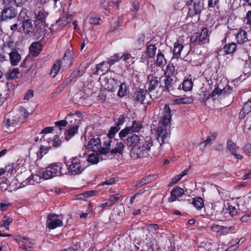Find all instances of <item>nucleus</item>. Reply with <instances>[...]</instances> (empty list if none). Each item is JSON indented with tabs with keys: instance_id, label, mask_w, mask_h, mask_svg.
<instances>
[{
	"instance_id": "obj_49",
	"label": "nucleus",
	"mask_w": 251,
	"mask_h": 251,
	"mask_svg": "<svg viewBox=\"0 0 251 251\" xmlns=\"http://www.w3.org/2000/svg\"><path fill=\"white\" fill-rule=\"evenodd\" d=\"M68 85L67 82H63L61 84H60L55 90V91L52 93V97H55L57 96L64 88L65 87Z\"/></svg>"
},
{
	"instance_id": "obj_24",
	"label": "nucleus",
	"mask_w": 251,
	"mask_h": 251,
	"mask_svg": "<svg viewBox=\"0 0 251 251\" xmlns=\"http://www.w3.org/2000/svg\"><path fill=\"white\" fill-rule=\"evenodd\" d=\"M78 123L75 125L70 127L67 131L64 133L65 139L68 141L71 138L75 135L78 131Z\"/></svg>"
},
{
	"instance_id": "obj_14",
	"label": "nucleus",
	"mask_w": 251,
	"mask_h": 251,
	"mask_svg": "<svg viewBox=\"0 0 251 251\" xmlns=\"http://www.w3.org/2000/svg\"><path fill=\"white\" fill-rule=\"evenodd\" d=\"M110 69V65L107 62L103 61L99 64H97L95 68V71L93 73L94 75H102L108 72Z\"/></svg>"
},
{
	"instance_id": "obj_26",
	"label": "nucleus",
	"mask_w": 251,
	"mask_h": 251,
	"mask_svg": "<svg viewBox=\"0 0 251 251\" xmlns=\"http://www.w3.org/2000/svg\"><path fill=\"white\" fill-rule=\"evenodd\" d=\"M153 241L151 239H146V242L142 243V249L140 251H154Z\"/></svg>"
},
{
	"instance_id": "obj_30",
	"label": "nucleus",
	"mask_w": 251,
	"mask_h": 251,
	"mask_svg": "<svg viewBox=\"0 0 251 251\" xmlns=\"http://www.w3.org/2000/svg\"><path fill=\"white\" fill-rule=\"evenodd\" d=\"M49 148H58L60 146L62 141L60 139L58 135H56L53 139L50 138L48 141Z\"/></svg>"
},
{
	"instance_id": "obj_59",
	"label": "nucleus",
	"mask_w": 251,
	"mask_h": 251,
	"mask_svg": "<svg viewBox=\"0 0 251 251\" xmlns=\"http://www.w3.org/2000/svg\"><path fill=\"white\" fill-rule=\"evenodd\" d=\"M79 75L78 74V72L75 70L70 75V76L66 79V82L67 84L70 83L75 78L78 77Z\"/></svg>"
},
{
	"instance_id": "obj_51",
	"label": "nucleus",
	"mask_w": 251,
	"mask_h": 251,
	"mask_svg": "<svg viewBox=\"0 0 251 251\" xmlns=\"http://www.w3.org/2000/svg\"><path fill=\"white\" fill-rule=\"evenodd\" d=\"M226 229V228H224V226H220L218 225H213L211 226V229L213 231L217 232V233H221L222 234H224V229Z\"/></svg>"
},
{
	"instance_id": "obj_31",
	"label": "nucleus",
	"mask_w": 251,
	"mask_h": 251,
	"mask_svg": "<svg viewBox=\"0 0 251 251\" xmlns=\"http://www.w3.org/2000/svg\"><path fill=\"white\" fill-rule=\"evenodd\" d=\"M42 50V45L39 42L32 43V56H37Z\"/></svg>"
},
{
	"instance_id": "obj_9",
	"label": "nucleus",
	"mask_w": 251,
	"mask_h": 251,
	"mask_svg": "<svg viewBox=\"0 0 251 251\" xmlns=\"http://www.w3.org/2000/svg\"><path fill=\"white\" fill-rule=\"evenodd\" d=\"M85 146L88 151L97 152L100 149L101 144L99 138H93Z\"/></svg>"
},
{
	"instance_id": "obj_13",
	"label": "nucleus",
	"mask_w": 251,
	"mask_h": 251,
	"mask_svg": "<svg viewBox=\"0 0 251 251\" xmlns=\"http://www.w3.org/2000/svg\"><path fill=\"white\" fill-rule=\"evenodd\" d=\"M226 149L236 159L241 160L243 158L242 155L236 153V151L238 150L239 147L231 140L227 141Z\"/></svg>"
},
{
	"instance_id": "obj_39",
	"label": "nucleus",
	"mask_w": 251,
	"mask_h": 251,
	"mask_svg": "<svg viewBox=\"0 0 251 251\" xmlns=\"http://www.w3.org/2000/svg\"><path fill=\"white\" fill-rule=\"evenodd\" d=\"M120 129V126L118 125H116L111 127L109 132L107 134L108 138H112L114 137L116 133H117L119 130Z\"/></svg>"
},
{
	"instance_id": "obj_46",
	"label": "nucleus",
	"mask_w": 251,
	"mask_h": 251,
	"mask_svg": "<svg viewBox=\"0 0 251 251\" xmlns=\"http://www.w3.org/2000/svg\"><path fill=\"white\" fill-rule=\"evenodd\" d=\"M217 135V134L216 132H213L212 133H211L210 136H208L207 137L206 140L203 142V143H204V146L208 144H211L212 142L215 140ZM202 144L203 143H201V144Z\"/></svg>"
},
{
	"instance_id": "obj_34",
	"label": "nucleus",
	"mask_w": 251,
	"mask_h": 251,
	"mask_svg": "<svg viewBox=\"0 0 251 251\" xmlns=\"http://www.w3.org/2000/svg\"><path fill=\"white\" fill-rule=\"evenodd\" d=\"M236 44L234 43H228L227 44H226L224 47V51L226 53V54H229V53H233L235 49H236Z\"/></svg>"
},
{
	"instance_id": "obj_63",
	"label": "nucleus",
	"mask_w": 251,
	"mask_h": 251,
	"mask_svg": "<svg viewBox=\"0 0 251 251\" xmlns=\"http://www.w3.org/2000/svg\"><path fill=\"white\" fill-rule=\"evenodd\" d=\"M207 2L209 8H214L219 3V0H207Z\"/></svg>"
},
{
	"instance_id": "obj_18",
	"label": "nucleus",
	"mask_w": 251,
	"mask_h": 251,
	"mask_svg": "<svg viewBox=\"0 0 251 251\" xmlns=\"http://www.w3.org/2000/svg\"><path fill=\"white\" fill-rule=\"evenodd\" d=\"M240 57L243 61H245L244 72L246 74L251 73V56L244 52Z\"/></svg>"
},
{
	"instance_id": "obj_25",
	"label": "nucleus",
	"mask_w": 251,
	"mask_h": 251,
	"mask_svg": "<svg viewBox=\"0 0 251 251\" xmlns=\"http://www.w3.org/2000/svg\"><path fill=\"white\" fill-rule=\"evenodd\" d=\"M125 148V146L124 142L122 141L117 142L114 148L110 150V152L111 154L119 153L122 155L123 153Z\"/></svg>"
},
{
	"instance_id": "obj_20",
	"label": "nucleus",
	"mask_w": 251,
	"mask_h": 251,
	"mask_svg": "<svg viewBox=\"0 0 251 251\" xmlns=\"http://www.w3.org/2000/svg\"><path fill=\"white\" fill-rule=\"evenodd\" d=\"M9 60L12 66H17L21 60V55L17 50L8 52Z\"/></svg>"
},
{
	"instance_id": "obj_60",
	"label": "nucleus",
	"mask_w": 251,
	"mask_h": 251,
	"mask_svg": "<svg viewBox=\"0 0 251 251\" xmlns=\"http://www.w3.org/2000/svg\"><path fill=\"white\" fill-rule=\"evenodd\" d=\"M243 151L247 155L251 156V144H246L243 148Z\"/></svg>"
},
{
	"instance_id": "obj_11",
	"label": "nucleus",
	"mask_w": 251,
	"mask_h": 251,
	"mask_svg": "<svg viewBox=\"0 0 251 251\" xmlns=\"http://www.w3.org/2000/svg\"><path fill=\"white\" fill-rule=\"evenodd\" d=\"M49 13L43 8L38 11L37 12H35V25H37L41 24L43 25L44 24L46 23V19Z\"/></svg>"
},
{
	"instance_id": "obj_47",
	"label": "nucleus",
	"mask_w": 251,
	"mask_h": 251,
	"mask_svg": "<svg viewBox=\"0 0 251 251\" xmlns=\"http://www.w3.org/2000/svg\"><path fill=\"white\" fill-rule=\"evenodd\" d=\"M121 195L120 194L118 193L115 195H111L109 200V203L110 206H112L113 205L116 201H117L120 198Z\"/></svg>"
},
{
	"instance_id": "obj_28",
	"label": "nucleus",
	"mask_w": 251,
	"mask_h": 251,
	"mask_svg": "<svg viewBox=\"0 0 251 251\" xmlns=\"http://www.w3.org/2000/svg\"><path fill=\"white\" fill-rule=\"evenodd\" d=\"M247 32L243 30H241L238 32L236 36V39L238 43L243 44L248 40Z\"/></svg>"
},
{
	"instance_id": "obj_23",
	"label": "nucleus",
	"mask_w": 251,
	"mask_h": 251,
	"mask_svg": "<svg viewBox=\"0 0 251 251\" xmlns=\"http://www.w3.org/2000/svg\"><path fill=\"white\" fill-rule=\"evenodd\" d=\"M164 81V85L163 86V91L165 90L168 92H169L173 89L175 82L174 81L173 79L171 77L166 76Z\"/></svg>"
},
{
	"instance_id": "obj_61",
	"label": "nucleus",
	"mask_w": 251,
	"mask_h": 251,
	"mask_svg": "<svg viewBox=\"0 0 251 251\" xmlns=\"http://www.w3.org/2000/svg\"><path fill=\"white\" fill-rule=\"evenodd\" d=\"M49 151L48 148L46 146L41 145L40 147V151L39 152L40 153L41 156L40 158H41L44 154H46Z\"/></svg>"
},
{
	"instance_id": "obj_54",
	"label": "nucleus",
	"mask_w": 251,
	"mask_h": 251,
	"mask_svg": "<svg viewBox=\"0 0 251 251\" xmlns=\"http://www.w3.org/2000/svg\"><path fill=\"white\" fill-rule=\"evenodd\" d=\"M226 213H229L231 217L235 216L237 213L236 208L232 205H229L228 207L226 209Z\"/></svg>"
},
{
	"instance_id": "obj_35",
	"label": "nucleus",
	"mask_w": 251,
	"mask_h": 251,
	"mask_svg": "<svg viewBox=\"0 0 251 251\" xmlns=\"http://www.w3.org/2000/svg\"><path fill=\"white\" fill-rule=\"evenodd\" d=\"M156 49V47L154 45L151 44L148 46L146 50V53L148 56L150 58L153 57L155 54Z\"/></svg>"
},
{
	"instance_id": "obj_32",
	"label": "nucleus",
	"mask_w": 251,
	"mask_h": 251,
	"mask_svg": "<svg viewBox=\"0 0 251 251\" xmlns=\"http://www.w3.org/2000/svg\"><path fill=\"white\" fill-rule=\"evenodd\" d=\"M183 48V45L179 44V43H175L174 46V57L175 58H178L181 54V51Z\"/></svg>"
},
{
	"instance_id": "obj_42",
	"label": "nucleus",
	"mask_w": 251,
	"mask_h": 251,
	"mask_svg": "<svg viewBox=\"0 0 251 251\" xmlns=\"http://www.w3.org/2000/svg\"><path fill=\"white\" fill-rule=\"evenodd\" d=\"M17 165L14 163H11L7 165L5 167L6 173L7 174H13L16 172Z\"/></svg>"
},
{
	"instance_id": "obj_27",
	"label": "nucleus",
	"mask_w": 251,
	"mask_h": 251,
	"mask_svg": "<svg viewBox=\"0 0 251 251\" xmlns=\"http://www.w3.org/2000/svg\"><path fill=\"white\" fill-rule=\"evenodd\" d=\"M251 110V101L249 100H248L244 104L242 110H241L239 114V118L242 119L244 118L245 115L250 112Z\"/></svg>"
},
{
	"instance_id": "obj_52",
	"label": "nucleus",
	"mask_w": 251,
	"mask_h": 251,
	"mask_svg": "<svg viewBox=\"0 0 251 251\" xmlns=\"http://www.w3.org/2000/svg\"><path fill=\"white\" fill-rule=\"evenodd\" d=\"M130 131H131V127L130 126L126 127L125 128H124L120 131V132L119 133V137L121 139H122V138L125 137L126 136H127L129 133V132Z\"/></svg>"
},
{
	"instance_id": "obj_62",
	"label": "nucleus",
	"mask_w": 251,
	"mask_h": 251,
	"mask_svg": "<svg viewBox=\"0 0 251 251\" xmlns=\"http://www.w3.org/2000/svg\"><path fill=\"white\" fill-rule=\"evenodd\" d=\"M115 182V180L114 178H110L109 179L106 180L104 181H103L99 185V186H104L105 185H110L114 184Z\"/></svg>"
},
{
	"instance_id": "obj_40",
	"label": "nucleus",
	"mask_w": 251,
	"mask_h": 251,
	"mask_svg": "<svg viewBox=\"0 0 251 251\" xmlns=\"http://www.w3.org/2000/svg\"><path fill=\"white\" fill-rule=\"evenodd\" d=\"M98 153L97 152V154L95 153H92L89 155L87 159L88 162L93 164H97L99 162V157H98Z\"/></svg>"
},
{
	"instance_id": "obj_48",
	"label": "nucleus",
	"mask_w": 251,
	"mask_h": 251,
	"mask_svg": "<svg viewBox=\"0 0 251 251\" xmlns=\"http://www.w3.org/2000/svg\"><path fill=\"white\" fill-rule=\"evenodd\" d=\"M191 99L189 98H181L180 99H177L174 100L175 104H187L191 102Z\"/></svg>"
},
{
	"instance_id": "obj_1",
	"label": "nucleus",
	"mask_w": 251,
	"mask_h": 251,
	"mask_svg": "<svg viewBox=\"0 0 251 251\" xmlns=\"http://www.w3.org/2000/svg\"><path fill=\"white\" fill-rule=\"evenodd\" d=\"M125 143L127 146L132 147L130 155L134 160L147 157L148 152L153 146L152 141L150 138H147L145 140L144 137L136 134L128 137Z\"/></svg>"
},
{
	"instance_id": "obj_36",
	"label": "nucleus",
	"mask_w": 251,
	"mask_h": 251,
	"mask_svg": "<svg viewBox=\"0 0 251 251\" xmlns=\"http://www.w3.org/2000/svg\"><path fill=\"white\" fill-rule=\"evenodd\" d=\"M193 85V82L191 79H186L182 84V89L184 91H189L192 90Z\"/></svg>"
},
{
	"instance_id": "obj_6",
	"label": "nucleus",
	"mask_w": 251,
	"mask_h": 251,
	"mask_svg": "<svg viewBox=\"0 0 251 251\" xmlns=\"http://www.w3.org/2000/svg\"><path fill=\"white\" fill-rule=\"evenodd\" d=\"M84 168L80 165L79 160L73 158L70 165L68 167V173L71 175H76L80 174Z\"/></svg>"
},
{
	"instance_id": "obj_37",
	"label": "nucleus",
	"mask_w": 251,
	"mask_h": 251,
	"mask_svg": "<svg viewBox=\"0 0 251 251\" xmlns=\"http://www.w3.org/2000/svg\"><path fill=\"white\" fill-rule=\"evenodd\" d=\"M12 221V218L8 216H4L3 219L1 222L0 226H4L6 229H8L9 225Z\"/></svg>"
},
{
	"instance_id": "obj_16",
	"label": "nucleus",
	"mask_w": 251,
	"mask_h": 251,
	"mask_svg": "<svg viewBox=\"0 0 251 251\" xmlns=\"http://www.w3.org/2000/svg\"><path fill=\"white\" fill-rule=\"evenodd\" d=\"M184 194V190L182 188L176 186L173 189L171 192V197L169 198L170 202L176 201Z\"/></svg>"
},
{
	"instance_id": "obj_8",
	"label": "nucleus",
	"mask_w": 251,
	"mask_h": 251,
	"mask_svg": "<svg viewBox=\"0 0 251 251\" xmlns=\"http://www.w3.org/2000/svg\"><path fill=\"white\" fill-rule=\"evenodd\" d=\"M159 78L152 75H149L147 76V84L148 85V90L149 93H151L155 90L159 83Z\"/></svg>"
},
{
	"instance_id": "obj_56",
	"label": "nucleus",
	"mask_w": 251,
	"mask_h": 251,
	"mask_svg": "<svg viewBox=\"0 0 251 251\" xmlns=\"http://www.w3.org/2000/svg\"><path fill=\"white\" fill-rule=\"evenodd\" d=\"M55 127H58L59 130H61L62 127H65L67 125V122L66 120H60L55 122Z\"/></svg>"
},
{
	"instance_id": "obj_41",
	"label": "nucleus",
	"mask_w": 251,
	"mask_h": 251,
	"mask_svg": "<svg viewBox=\"0 0 251 251\" xmlns=\"http://www.w3.org/2000/svg\"><path fill=\"white\" fill-rule=\"evenodd\" d=\"M175 73V67L173 64H169L167 66L166 70L164 73L166 76L171 77L173 74Z\"/></svg>"
},
{
	"instance_id": "obj_29",
	"label": "nucleus",
	"mask_w": 251,
	"mask_h": 251,
	"mask_svg": "<svg viewBox=\"0 0 251 251\" xmlns=\"http://www.w3.org/2000/svg\"><path fill=\"white\" fill-rule=\"evenodd\" d=\"M22 27L24 32L30 35L31 33V19H28L23 21Z\"/></svg>"
},
{
	"instance_id": "obj_21",
	"label": "nucleus",
	"mask_w": 251,
	"mask_h": 251,
	"mask_svg": "<svg viewBox=\"0 0 251 251\" xmlns=\"http://www.w3.org/2000/svg\"><path fill=\"white\" fill-rule=\"evenodd\" d=\"M2 48L7 52L15 51L17 50L16 44L12 41L11 39L4 42Z\"/></svg>"
},
{
	"instance_id": "obj_57",
	"label": "nucleus",
	"mask_w": 251,
	"mask_h": 251,
	"mask_svg": "<svg viewBox=\"0 0 251 251\" xmlns=\"http://www.w3.org/2000/svg\"><path fill=\"white\" fill-rule=\"evenodd\" d=\"M240 220L243 223H251V213L244 215L240 218Z\"/></svg>"
},
{
	"instance_id": "obj_44",
	"label": "nucleus",
	"mask_w": 251,
	"mask_h": 251,
	"mask_svg": "<svg viewBox=\"0 0 251 251\" xmlns=\"http://www.w3.org/2000/svg\"><path fill=\"white\" fill-rule=\"evenodd\" d=\"M126 95V85L125 83H122L118 91V95L120 97H123Z\"/></svg>"
},
{
	"instance_id": "obj_5",
	"label": "nucleus",
	"mask_w": 251,
	"mask_h": 251,
	"mask_svg": "<svg viewBox=\"0 0 251 251\" xmlns=\"http://www.w3.org/2000/svg\"><path fill=\"white\" fill-rule=\"evenodd\" d=\"M46 226L50 229H53L62 226L63 222L59 219L58 215L55 214H51L48 216Z\"/></svg>"
},
{
	"instance_id": "obj_15",
	"label": "nucleus",
	"mask_w": 251,
	"mask_h": 251,
	"mask_svg": "<svg viewBox=\"0 0 251 251\" xmlns=\"http://www.w3.org/2000/svg\"><path fill=\"white\" fill-rule=\"evenodd\" d=\"M148 92L147 90H144L143 89H140L136 91L133 96L134 100L137 102L143 104L147 96Z\"/></svg>"
},
{
	"instance_id": "obj_50",
	"label": "nucleus",
	"mask_w": 251,
	"mask_h": 251,
	"mask_svg": "<svg viewBox=\"0 0 251 251\" xmlns=\"http://www.w3.org/2000/svg\"><path fill=\"white\" fill-rule=\"evenodd\" d=\"M121 58V56H120L118 54H115L109 59L107 63H108L110 66L118 62Z\"/></svg>"
},
{
	"instance_id": "obj_64",
	"label": "nucleus",
	"mask_w": 251,
	"mask_h": 251,
	"mask_svg": "<svg viewBox=\"0 0 251 251\" xmlns=\"http://www.w3.org/2000/svg\"><path fill=\"white\" fill-rule=\"evenodd\" d=\"M54 129V126H48L44 128L40 132V134H47L51 133Z\"/></svg>"
},
{
	"instance_id": "obj_12",
	"label": "nucleus",
	"mask_w": 251,
	"mask_h": 251,
	"mask_svg": "<svg viewBox=\"0 0 251 251\" xmlns=\"http://www.w3.org/2000/svg\"><path fill=\"white\" fill-rule=\"evenodd\" d=\"M16 240L19 242L20 248L23 250L24 251H31L30 250L31 247L28 245L31 243V241L29 237L26 238L18 236L16 238Z\"/></svg>"
},
{
	"instance_id": "obj_38",
	"label": "nucleus",
	"mask_w": 251,
	"mask_h": 251,
	"mask_svg": "<svg viewBox=\"0 0 251 251\" xmlns=\"http://www.w3.org/2000/svg\"><path fill=\"white\" fill-rule=\"evenodd\" d=\"M60 66L61 65L60 60L58 59L56 60L53 65L50 72V74L53 75V76H54L56 75L57 72H59L60 69Z\"/></svg>"
},
{
	"instance_id": "obj_58",
	"label": "nucleus",
	"mask_w": 251,
	"mask_h": 251,
	"mask_svg": "<svg viewBox=\"0 0 251 251\" xmlns=\"http://www.w3.org/2000/svg\"><path fill=\"white\" fill-rule=\"evenodd\" d=\"M72 53L71 51L69 50H67L64 54V57H63V60H67L68 62H70V64H71L72 62Z\"/></svg>"
},
{
	"instance_id": "obj_45",
	"label": "nucleus",
	"mask_w": 251,
	"mask_h": 251,
	"mask_svg": "<svg viewBox=\"0 0 251 251\" xmlns=\"http://www.w3.org/2000/svg\"><path fill=\"white\" fill-rule=\"evenodd\" d=\"M19 73V69L18 68H14L12 71H10L7 73V77L12 80L15 79L18 77L17 75Z\"/></svg>"
},
{
	"instance_id": "obj_33",
	"label": "nucleus",
	"mask_w": 251,
	"mask_h": 251,
	"mask_svg": "<svg viewBox=\"0 0 251 251\" xmlns=\"http://www.w3.org/2000/svg\"><path fill=\"white\" fill-rule=\"evenodd\" d=\"M192 204L198 210H201L204 207V202L201 197H196L194 198Z\"/></svg>"
},
{
	"instance_id": "obj_4",
	"label": "nucleus",
	"mask_w": 251,
	"mask_h": 251,
	"mask_svg": "<svg viewBox=\"0 0 251 251\" xmlns=\"http://www.w3.org/2000/svg\"><path fill=\"white\" fill-rule=\"evenodd\" d=\"M18 12L16 8L13 6L4 7L1 12L0 21H6L16 18Z\"/></svg>"
},
{
	"instance_id": "obj_2",
	"label": "nucleus",
	"mask_w": 251,
	"mask_h": 251,
	"mask_svg": "<svg viewBox=\"0 0 251 251\" xmlns=\"http://www.w3.org/2000/svg\"><path fill=\"white\" fill-rule=\"evenodd\" d=\"M62 164L61 163L50 164L46 168L45 170L41 171V174L45 179L63 175L65 173L62 172Z\"/></svg>"
},
{
	"instance_id": "obj_17",
	"label": "nucleus",
	"mask_w": 251,
	"mask_h": 251,
	"mask_svg": "<svg viewBox=\"0 0 251 251\" xmlns=\"http://www.w3.org/2000/svg\"><path fill=\"white\" fill-rule=\"evenodd\" d=\"M208 29L207 28H203L200 33L198 34V44L202 45L209 43V39L208 38Z\"/></svg>"
},
{
	"instance_id": "obj_19",
	"label": "nucleus",
	"mask_w": 251,
	"mask_h": 251,
	"mask_svg": "<svg viewBox=\"0 0 251 251\" xmlns=\"http://www.w3.org/2000/svg\"><path fill=\"white\" fill-rule=\"evenodd\" d=\"M155 175H148L143 177L142 179L137 180L136 182V184L135 185V188H140L142 186L148 183L151 182L154 180L156 177Z\"/></svg>"
},
{
	"instance_id": "obj_7",
	"label": "nucleus",
	"mask_w": 251,
	"mask_h": 251,
	"mask_svg": "<svg viewBox=\"0 0 251 251\" xmlns=\"http://www.w3.org/2000/svg\"><path fill=\"white\" fill-rule=\"evenodd\" d=\"M172 116V115L169 105L167 104H165L164 110L160 118L161 124L167 126H170Z\"/></svg>"
},
{
	"instance_id": "obj_55",
	"label": "nucleus",
	"mask_w": 251,
	"mask_h": 251,
	"mask_svg": "<svg viewBox=\"0 0 251 251\" xmlns=\"http://www.w3.org/2000/svg\"><path fill=\"white\" fill-rule=\"evenodd\" d=\"M131 127V131L133 132H138L142 127V126L139 123L134 121L132 122V126Z\"/></svg>"
},
{
	"instance_id": "obj_3",
	"label": "nucleus",
	"mask_w": 251,
	"mask_h": 251,
	"mask_svg": "<svg viewBox=\"0 0 251 251\" xmlns=\"http://www.w3.org/2000/svg\"><path fill=\"white\" fill-rule=\"evenodd\" d=\"M170 126H167L161 125L157 128L156 131V135L157 136V140L160 144L161 147L162 144L165 143V140L169 136Z\"/></svg>"
},
{
	"instance_id": "obj_22",
	"label": "nucleus",
	"mask_w": 251,
	"mask_h": 251,
	"mask_svg": "<svg viewBox=\"0 0 251 251\" xmlns=\"http://www.w3.org/2000/svg\"><path fill=\"white\" fill-rule=\"evenodd\" d=\"M167 63V60L165 58L164 54L160 50H159L155 61L156 65L160 68H163Z\"/></svg>"
},
{
	"instance_id": "obj_43",
	"label": "nucleus",
	"mask_w": 251,
	"mask_h": 251,
	"mask_svg": "<svg viewBox=\"0 0 251 251\" xmlns=\"http://www.w3.org/2000/svg\"><path fill=\"white\" fill-rule=\"evenodd\" d=\"M121 58H123L126 63H127V66L128 65H130V64H133L134 63L133 58H132L130 53H125L121 56Z\"/></svg>"
},
{
	"instance_id": "obj_53",
	"label": "nucleus",
	"mask_w": 251,
	"mask_h": 251,
	"mask_svg": "<svg viewBox=\"0 0 251 251\" xmlns=\"http://www.w3.org/2000/svg\"><path fill=\"white\" fill-rule=\"evenodd\" d=\"M100 22H101V20L100 17H96L94 16L90 17L89 23L92 25H99L100 24Z\"/></svg>"
},
{
	"instance_id": "obj_10",
	"label": "nucleus",
	"mask_w": 251,
	"mask_h": 251,
	"mask_svg": "<svg viewBox=\"0 0 251 251\" xmlns=\"http://www.w3.org/2000/svg\"><path fill=\"white\" fill-rule=\"evenodd\" d=\"M229 89V87L228 86H226L222 89L217 87L213 90V92L210 95L204 94L202 98V101H203L205 104V102L208 100L210 97H213L217 95H226Z\"/></svg>"
}]
</instances>
